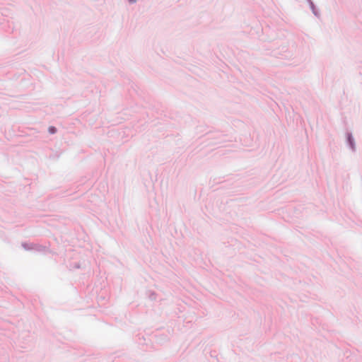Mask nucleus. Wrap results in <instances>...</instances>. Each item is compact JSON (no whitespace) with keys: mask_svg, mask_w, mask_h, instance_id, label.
<instances>
[{"mask_svg":"<svg viewBox=\"0 0 362 362\" xmlns=\"http://www.w3.org/2000/svg\"><path fill=\"white\" fill-rule=\"evenodd\" d=\"M57 129L54 127H50L49 128V132L51 134H54L56 132Z\"/></svg>","mask_w":362,"mask_h":362,"instance_id":"nucleus-1","label":"nucleus"}]
</instances>
